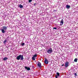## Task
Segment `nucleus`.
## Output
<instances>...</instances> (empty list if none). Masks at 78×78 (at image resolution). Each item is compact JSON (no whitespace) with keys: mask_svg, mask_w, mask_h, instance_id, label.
Wrapping results in <instances>:
<instances>
[{"mask_svg":"<svg viewBox=\"0 0 78 78\" xmlns=\"http://www.w3.org/2000/svg\"><path fill=\"white\" fill-rule=\"evenodd\" d=\"M64 66V64H62V66Z\"/></svg>","mask_w":78,"mask_h":78,"instance_id":"22","label":"nucleus"},{"mask_svg":"<svg viewBox=\"0 0 78 78\" xmlns=\"http://www.w3.org/2000/svg\"><path fill=\"white\" fill-rule=\"evenodd\" d=\"M64 23V21L63 19H62L60 21V25H62Z\"/></svg>","mask_w":78,"mask_h":78,"instance_id":"6","label":"nucleus"},{"mask_svg":"<svg viewBox=\"0 0 78 78\" xmlns=\"http://www.w3.org/2000/svg\"><path fill=\"white\" fill-rule=\"evenodd\" d=\"M7 30V27L5 26H3L2 28L1 31L2 33H5V31H6Z\"/></svg>","mask_w":78,"mask_h":78,"instance_id":"2","label":"nucleus"},{"mask_svg":"<svg viewBox=\"0 0 78 78\" xmlns=\"http://www.w3.org/2000/svg\"><path fill=\"white\" fill-rule=\"evenodd\" d=\"M36 57H37V54L34 55L33 57L32 58L33 60H34V61L35 60V59H36Z\"/></svg>","mask_w":78,"mask_h":78,"instance_id":"4","label":"nucleus"},{"mask_svg":"<svg viewBox=\"0 0 78 78\" xmlns=\"http://www.w3.org/2000/svg\"><path fill=\"white\" fill-rule=\"evenodd\" d=\"M4 61H6L7 59H8V58L6 57L4 58L3 59Z\"/></svg>","mask_w":78,"mask_h":78,"instance_id":"13","label":"nucleus"},{"mask_svg":"<svg viewBox=\"0 0 78 78\" xmlns=\"http://www.w3.org/2000/svg\"><path fill=\"white\" fill-rule=\"evenodd\" d=\"M47 52L49 54H51L53 52V50L51 48H50L47 51Z\"/></svg>","mask_w":78,"mask_h":78,"instance_id":"3","label":"nucleus"},{"mask_svg":"<svg viewBox=\"0 0 78 78\" xmlns=\"http://www.w3.org/2000/svg\"><path fill=\"white\" fill-rule=\"evenodd\" d=\"M34 6H36V3L34 4Z\"/></svg>","mask_w":78,"mask_h":78,"instance_id":"21","label":"nucleus"},{"mask_svg":"<svg viewBox=\"0 0 78 78\" xmlns=\"http://www.w3.org/2000/svg\"><path fill=\"white\" fill-rule=\"evenodd\" d=\"M25 69H27V70H31V69H30V68L29 67H27V66H26L25 67Z\"/></svg>","mask_w":78,"mask_h":78,"instance_id":"8","label":"nucleus"},{"mask_svg":"<svg viewBox=\"0 0 78 78\" xmlns=\"http://www.w3.org/2000/svg\"><path fill=\"white\" fill-rule=\"evenodd\" d=\"M68 64H69L68 62L66 63L65 64V67H68Z\"/></svg>","mask_w":78,"mask_h":78,"instance_id":"9","label":"nucleus"},{"mask_svg":"<svg viewBox=\"0 0 78 78\" xmlns=\"http://www.w3.org/2000/svg\"><path fill=\"white\" fill-rule=\"evenodd\" d=\"M21 45H22V46H23L25 45V43H23L22 44H21Z\"/></svg>","mask_w":78,"mask_h":78,"instance_id":"15","label":"nucleus"},{"mask_svg":"<svg viewBox=\"0 0 78 78\" xmlns=\"http://www.w3.org/2000/svg\"><path fill=\"white\" fill-rule=\"evenodd\" d=\"M19 7L20 8H23V5H22L21 4H20V5H19Z\"/></svg>","mask_w":78,"mask_h":78,"instance_id":"11","label":"nucleus"},{"mask_svg":"<svg viewBox=\"0 0 78 78\" xmlns=\"http://www.w3.org/2000/svg\"><path fill=\"white\" fill-rule=\"evenodd\" d=\"M38 66L39 67H41V63L40 62L38 63Z\"/></svg>","mask_w":78,"mask_h":78,"instance_id":"7","label":"nucleus"},{"mask_svg":"<svg viewBox=\"0 0 78 78\" xmlns=\"http://www.w3.org/2000/svg\"><path fill=\"white\" fill-rule=\"evenodd\" d=\"M74 75L75 76H77V74H76V73H75Z\"/></svg>","mask_w":78,"mask_h":78,"instance_id":"18","label":"nucleus"},{"mask_svg":"<svg viewBox=\"0 0 78 78\" xmlns=\"http://www.w3.org/2000/svg\"><path fill=\"white\" fill-rule=\"evenodd\" d=\"M77 61H78V59L76 58H75L74 60V62H77Z\"/></svg>","mask_w":78,"mask_h":78,"instance_id":"12","label":"nucleus"},{"mask_svg":"<svg viewBox=\"0 0 78 78\" xmlns=\"http://www.w3.org/2000/svg\"><path fill=\"white\" fill-rule=\"evenodd\" d=\"M44 63L46 64H48V61L47 58H45L44 60Z\"/></svg>","mask_w":78,"mask_h":78,"instance_id":"5","label":"nucleus"},{"mask_svg":"<svg viewBox=\"0 0 78 78\" xmlns=\"http://www.w3.org/2000/svg\"><path fill=\"white\" fill-rule=\"evenodd\" d=\"M32 1H33V0H29V3H31Z\"/></svg>","mask_w":78,"mask_h":78,"instance_id":"16","label":"nucleus"},{"mask_svg":"<svg viewBox=\"0 0 78 78\" xmlns=\"http://www.w3.org/2000/svg\"><path fill=\"white\" fill-rule=\"evenodd\" d=\"M70 7V5H67L66 6V8H67V9H69Z\"/></svg>","mask_w":78,"mask_h":78,"instance_id":"10","label":"nucleus"},{"mask_svg":"<svg viewBox=\"0 0 78 78\" xmlns=\"http://www.w3.org/2000/svg\"><path fill=\"white\" fill-rule=\"evenodd\" d=\"M17 60H23V55H18L16 58Z\"/></svg>","mask_w":78,"mask_h":78,"instance_id":"1","label":"nucleus"},{"mask_svg":"<svg viewBox=\"0 0 78 78\" xmlns=\"http://www.w3.org/2000/svg\"><path fill=\"white\" fill-rule=\"evenodd\" d=\"M56 75L57 76H59V73H57Z\"/></svg>","mask_w":78,"mask_h":78,"instance_id":"14","label":"nucleus"},{"mask_svg":"<svg viewBox=\"0 0 78 78\" xmlns=\"http://www.w3.org/2000/svg\"><path fill=\"white\" fill-rule=\"evenodd\" d=\"M5 42H6V40H5L4 41V44H5Z\"/></svg>","mask_w":78,"mask_h":78,"instance_id":"17","label":"nucleus"},{"mask_svg":"<svg viewBox=\"0 0 78 78\" xmlns=\"http://www.w3.org/2000/svg\"><path fill=\"white\" fill-rule=\"evenodd\" d=\"M58 76L56 75L55 76V78H58Z\"/></svg>","mask_w":78,"mask_h":78,"instance_id":"20","label":"nucleus"},{"mask_svg":"<svg viewBox=\"0 0 78 78\" xmlns=\"http://www.w3.org/2000/svg\"><path fill=\"white\" fill-rule=\"evenodd\" d=\"M53 29H54V30H56V27H54L53 28Z\"/></svg>","mask_w":78,"mask_h":78,"instance_id":"19","label":"nucleus"}]
</instances>
